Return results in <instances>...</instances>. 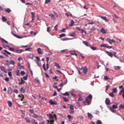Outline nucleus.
Listing matches in <instances>:
<instances>
[{
  "mask_svg": "<svg viewBox=\"0 0 124 124\" xmlns=\"http://www.w3.org/2000/svg\"><path fill=\"white\" fill-rule=\"evenodd\" d=\"M92 95L90 94L85 99V101H83V103L84 105V106L86 105L87 104H85L86 102L87 103V105H89L90 104L91 102L92 99Z\"/></svg>",
  "mask_w": 124,
  "mask_h": 124,
  "instance_id": "obj_1",
  "label": "nucleus"
},
{
  "mask_svg": "<svg viewBox=\"0 0 124 124\" xmlns=\"http://www.w3.org/2000/svg\"><path fill=\"white\" fill-rule=\"evenodd\" d=\"M78 70L79 73L82 75L86 74L87 72V69L86 67L81 68H79Z\"/></svg>",
  "mask_w": 124,
  "mask_h": 124,
  "instance_id": "obj_2",
  "label": "nucleus"
},
{
  "mask_svg": "<svg viewBox=\"0 0 124 124\" xmlns=\"http://www.w3.org/2000/svg\"><path fill=\"white\" fill-rule=\"evenodd\" d=\"M106 54L109 56H110L111 57H113V53H114V51H113L111 52H109L108 51H106Z\"/></svg>",
  "mask_w": 124,
  "mask_h": 124,
  "instance_id": "obj_3",
  "label": "nucleus"
},
{
  "mask_svg": "<svg viewBox=\"0 0 124 124\" xmlns=\"http://www.w3.org/2000/svg\"><path fill=\"white\" fill-rule=\"evenodd\" d=\"M107 44H101V47H104L108 48H112L111 46H107Z\"/></svg>",
  "mask_w": 124,
  "mask_h": 124,
  "instance_id": "obj_4",
  "label": "nucleus"
},
{
  "mask_svg": "<svg viewBox=\"0 0 124 124\" xmlns=\"http://www.w3.org/2000/svg\"><path fill=\"white\" fill-rule=\"evenodd\" d=\"M23 51H24L23 49H15L14 52L17 53H21V52Z\"/></svg>",
  "mask_w": 124,
  "mask_h": 124,
  "instance_id": "obj_5",
  "label": "nucleus"
},
{
  "mask_svg": "<svg viewBox=\"0 0 124 124\" xmlns=\"http://www.w3.org/2000/svg\"><path fill=\"white\" fill-rule=\"evenodd\" d=\"M37 51L39 54H42L43 53V51L42 50H41L40 48L37 49Z\"/></svg>",
  "mask_w": 124,
  "mask_h": 124,
  "instance_id": "obj_6",
  "label": "nucleus"
},
{
  "mask_svg": "<svg viewBox=\"0 0 124 124\" xmlns=\"http://www.w3.org/2000/svg\"><path fill=\"white\" fill-rule=\"evenodd\" d=\"M105 102L106 104L107 105H109L110 104V100L108 98L106 99Z\"/></svg>",
  "mask_w": 124,
  "mask_h": 124,
  "instance_id": "obj_7",
  "label": "nucleus"
},
{
  "mask_svg": "<svg viewBox=\"0 0 124 124\" xmlns=\"http://www.w3.org/2000/svg\"><path fill=\"white\" fill-rule=\"evenodd\" d=\"M49 117L51 119H53L54 118V117H55V118L56 119V116L55 115V114H54V116H53L51 114H50L49 116Z\"/></svg>",
  "mask_w": 124,
  "mask_h": 124,
  "instance_id": "obj_8",
  "label": "nucleus"
},
{
  "mask_svg": "<svg viewBox=\"0 0 124 124\" xmlns=\"http://www.w3.org/2000/svg\"><path fill=\"white\" fill-rule=\"evenodd\" d=\"M46 65L47 66V68H45V64H43V69L45 70H47L49 68L48 64V63L46 64Z\"/></svg>",
  "mask_w": 124,
  "mask_h": 124,
  "instance_id": "obj_9",
  "label": "nucleus"
},
{
  "mask_svg": "<svg viewBox=\"0 0 124 124\" xmlns=\"http://www.w3.org/2000/svg\"><path fill=\"white\" fill-rule=\"evenodd\" d=\"M49 103L51 105L56 104H57L56 102L55 101H53L52 100L49 101Z\"/></svg>",
  "mask_w": 124,
  "mask_h": 124,
  "instance_id": "obj_10",
  "label": "nucleus"
},
{
  "mask_svg": "<svg viewBox=\"0 0 124 124\" xmlns=\"http://www.w3.org/2000/svg\"><path fill=\"white\" fill-rule=\"evenodd\" d=\"M69 36L72 37H74L76 36V34L74 32H70L69 33Z\"/></svg>",
  "mask_w": 124,
  "mask_h": 124,
  "instance_id": "obj_11",
  "label": "nucleus"
},
{
  "mask_svg": "<svg viewBox=\"0 0 124 124\" xmlns=\"http://www.w3.org/2000/svg\"><path fill=\"white\" fill-rule=\"evenodd\" d=\"M12 89L11 87H9L8 88V93L11 94L12 93Z\"/></svg>",
  "mask_w": 124,
  "mask_h": 124,
  "instance_id": "obj_12",
  "label": "nucleus"
},
{
  "mask_svg": "<svg viewBox=\"0 0 124 124\" xmlns=\"http://www.w3.org/2000/svg\"><path fill=\"white\" fill-rule=\"evenodd\" d=\"M20 91L22 93H24L25 91V89L23 87H22L20 89Z\"/></svg>",
  "mask_w": 124,
  "mask_h": 124,
  "instance_id": "obj_13",
  "label": "nucleus"
},
{
  "mask_svg": "<svg viewBox=\"0 0 124 124\" xmlns=\"http://www.w3.org/2000/svg\"><path fill=\"white\" fill-rule=\"evenodd\" d=\"M100 17L103 20H105V21L106 22H108V20L107 19L106 17L105 16H100Z\"/></svg>",
  "mask_w": 124,
  "mask_h": 124,
  "instance_id": "obj_14",
  "label": "nucleus"
},
{
  "mask_svg": "<svg viewBox=\"0 0 124 124\" xmlns=\"http://www.w3.org/2000/svg\"><path fill=\"white\" fill-rule=\"evenodd\" d=\"M25 83V81L23 80L22 78H21V82H20L18 83L19 85H21L24 84Z\"/></svg>",
  "mask_w": 124,
  "mask_h": 124,
  "instance_id": "obj_15",
  "label": "nucleus"
},
{
  "mask_svg": "<svg viewBox=\"0 0 124 124\" xmlns=\"http://www.w3.org/2000/svg\"><path fill=\"white\" fill-rule=\"evenodd\" d=\"M11 33L15 37H16L18 39H20L21 38V37L20 36L17 35L16 34H14L12 31H11Z\"/></svg>",
  "mask_w": 124,
  "mask_h": 124,
  "instance_id": "obj_16",
  "label": "nucleus"
},
{
  "mask_svg": "<svg viewBox=\"0 0 124 124\" xmlns=\"http://www.w3.org/2000/svg\"><path fill=\"white\" fill-rule=\"evenodd\" d=\"M87 114L88 117L89 119H91L93 117V116L92 115L90 114L88 112Z\"/></svg>",
  "mask_w": 124,
  "mask_h": 124,
  "instance_id": "obj_17",
  "label": "nucleus"
},
{
  "mask_svg": "<svg viewBox=\"0 0 124 124\" xmlns=\"http://www.w3.org/2000/svg\"><path fill=\"white\" fill-rule=\"evenodd\" d=\"M37 118H38V120L39 121L41 120L42 119V116L40 115H38Z\"/></svg>",
  "mask_w": 124,
  "mask_h": 124,
  "instance_id": "obj_18",
  "label": "nucleus"
},
{
  "mask_svg": "<svg viewBox=\"0 0 124 124\" xmlns=\"http://www.w3.org/2000/svg\"><path fill=\"white\" fill-rule=\"evenodd\" d=\"M119 110L120 109H124V103L123 104H121L119 106Z\"/></svg>",
  "mask_w": 124,
  "mask_h": 124,
  "instance_id": "obj_19",
  "label": "nucleus"
},
{
  "mask_svg": "<svg viewBox=\"0 0 124 124\" xmlns=\"http://www.w3.org/2000/svg\"><path fill=\"white\" fill-rule=\"evenodd\" d=\"M9 64H10L14 65L15 64V62L13 60H11L9 62Z\"/></svg>",
  "mask_w": 124,
  "mask_h": 124,
  "instance_id": "obj_20",
  "label": "nucleus"
},
{
  "mask_svg": "<svg viewBox=\"0 0 124 124\" xmlns=\"http://www.w3.org/2000/svg\"><path fill=\"white\" fill-rule=\"evenodd\" d=\"M24 119L27 123H30L31 122L29 118L26 117L24 118Z\"/></svg>",
  "mask_w": 124,
  "mask_h": 124,
  "instance_id": "obj_21",
  "label": "nucleus"
},
{
  "mask_svg": "<svg viewBox=\"0 0 124 124\" xmlns=\"http://www.w3.org/2000/svg\"><path fill=\"white\" fill-rule=\"evenodd\" d=\"M7 103L8 104V106L10 107H11L12 106V103L11 101H8L7 102Z\"/></svg>",
  "mask_w": 124,
  "mask_h": 124,
  "instance_id": "obj_22",
  "label": "nucleus"
},
{
  "mask_svg": "<svg viewBox=\"0 0 124 124\" xmlns=\"http://www.w3.org/2000/svg\"><path fill=\"white\" fill-rule=\"evenodd\" d=\"M2 19L3 20V22H5L7 21V19L4 16H2Z\"/></svg>",
  "mask_w": 124,
  "mask_h": 124,
  "instance_id": "obj_23",
  "label": "nucleus"
},
{
  "mask_svg": "<svg viewBox=\"0 0 124 124\" xmlns=\"http://www.w3.org/2000/svg\"><path fill=\"white\" fill-rule=\"evenodd\" d=\"M0 40H1V41L2 42H4L5 43H8V42L7 41H6L4 39H3L2 38H0Z\"/></svg>",
  "mask_w": 124,
  "mask_h": 124,
  "instance_id": "obj_24",
  "label": "nucleus"
},
{
  "mask_svg": "<svg viewBox=\"0 0 124 124\" xmlns=\"http://www.w3.org/2000/svg\"><path fill=\"white\" fill-rule=\"evenodd\" d=\"M32 116L34 118H37L38 115H37L36 114L34 113L33 115Z\"/></svg>",
  "mask_w": 124,
  "mask_h": 124,
  "instance_id": "obj_25",
  "label": "nucleus"
},
{
  "mask_svg": "<svg viewBox=\"0 0 124 124\" xmlns=\"http://www.w3.org/2000/svg\"><path fill=\"white\" fill-rule=\"evenodd\" d=\"M33 55L32 54H30L28 55V57L32 59H33Z\"/></svg>",
  "mask_w": 124,
  "mask_h": 124,
  "instance_id": "obj_26",
  "label": "nucleus"
},
{
  "mask_svg": "<svg viewBox=\"0 0 124 124\" xmlns=\"http://www.w3.org/2000/svg\"><path fill=\"white\" fill-rule=\"evenodd\" d=\"M101 32L103 33H106V31L103 28H102L101 30Z\"/></svg>",
  "mask_w": 124,
  "mask_h": 124,
  "instance_id": "obj_27",
  "label": "nucleus"
},
{
  "mask_svg": "<svg viewBox=\"0 0 124 124\" xmlns=\"http://www.w3.org/2000/svg\"><path fill=\"white\" fill-rule=\"evenodd\" d=\"M120 67L117 66H114V69L116 70H120Z\"/></svg>",
  "mask_w": 124,
  "mask_h": 124,
  "instance_id": "obj_28",
  "label": "nucleus"
},
{
  "mask_svg": "<svg viewBox=\"0 0 124 124\" xmlns=\"http://www.w3.org/2000/svg\"><path fill=\"white\" fill-rule=\"evenodd\" d=\"M5 11L8 13H9L11 11V10L8 8H7L5 10Z\"/></svg>",
  "mask_w": 124,
  "mask_h": 124,
  "instance_id": "obj_29",
  "label": "nucleus"
},
{
  "mask_svg": "<svg viewBox=\"0 0 124 124\" xmlns=\"http://www.w3.org/2000/svg\"><path fill=\"white\" fill-rule=\"evenodd\" d=\"M117 91V89L116 88H113V89L112 90V92L113 93H115Z\"/></svg>",
  "mask_w": 124,
  "mask_h": 124,
  "instance_id": "obj_30",
  "label": "nucleus"
},
{
  "mask_svg": "<svg viewBox=\"0 0 124 124\" xmlns=\"http://www.w3.org/2000/svg\"><path fill=\"white\" fill-rule=\"evenodd\" d=\"M13 92L17 94L18 93V91L17 89H14L13 90Z\"/></svg>",
  "mask_w": 124,
  "mask_h": 124,
  "instance_id": "obj_31",
  "label": "nucleus"
},
{
  "mask_svg": "<svg viewBox=\"0 0 124 124\" xmlns=\"http://www.w3.org/2000/svg\"><path fill=\"white\" fill-rule=\"evenodd\" d=\"M74 23V22L73 21V20H72L71 21L70 23L71 24H70V26H72Z\"/></svg>",
  "mask_w": 124,
  "mask_h": 124,
  "instance_id": "obj_32",
  "label": "nucleus"
},
{
  "mask_svg": "<svg viewBox=\"0 0 124 124\" xmlns=\"http://www.w3.org/2000/svg\"><path fill=\"white\" fill-rule=\"evenodd\" d=\"M31 14L32 15V18L33 19H34L35 17V14L33 12H31Z\"/></svg>",
  "mask_w": 124,
  "mask_h": 124,
  "instance_id": "obj_33",
  "label": "nucleus"
},
{
  "mask_svg": "<svg viewBox=\"0 0 124 124\" xmlns=\"http://www.w3.org/2000/svg\"><path fill=\"white\" fill-rule=\"evenodd\" d=\"M83 100V98L81 97H79L78 98V101H82Z\"/></svg>",
  "mask_w": 124,
  "mask_h": 124,
  "instance_id": "obj_34",
  "label": "nucleus"
},
{
  "mask_svg": "<svg viewBox=\"0 0 124 124\" xmlns=\"http://www.w3.org/2000/svg\"><path fill=\"white\" fill-rule=\"evenodd\" d=\"M109 95L110 96L112 97H113L114 96V95L113 94V93L112 92L111 93H109Z\"/></svg>",
  "mask_w": 124,
  "mask_h": 124,
  "instance_id": "obj_35",
  "label": "nucleus"
},
{
  "mask_svg": "<svg viewBox=\"0 0 124 124\" xmlns=\"http://www.w3.org/2000/svg\"><path fill=\"white\" fill-rule=\"evenodd\" d=\"M112 107L113 109H116L117 108V105H113L112 106Z\"/></svg>",
  "mask_w": 124,
  "mask_h": 124,
  "instance_id": "obj_36",
  "label": "nucleus"
},
{
  "mask_svg": "<svg viewBox=\"0 0 124 124\" xmlns=\"http://www.w3.org/2000/svg\"><path fill=\"white\" fill-rule=\"evenodd\" d=\"M70 109L73 110L74 109V106L72 105V104L70 105Z\"/></svg>",
  "mask_w": 124,
  "mask_h": 124,
  "instance_id": "obj_37",
  "label": "nucleus"
},
{
  "mask_svg": "<svg viewBox=\"0 0 124 124\" xmlns=\"http://www.w3.org/2000/svg\"><path fill=\"white\" fill-rule=\"evenodd\" d=\"M83 43H84L85 45L86 46H88V43L87 42H86L84 41H83Z\"/></svg>",
  "mask_w": 124,
  "mask_h": 124,
  "instance_id": "obj_38",
  "label": "nucleus"
},
{
  "mask_svg": "<svg viewBox=\"0 0 124 124\" xmlns=\"http://www.w3.org/2000/svg\"><path fill=\"white\" fill-rule=\"evenodd\" d=\"M55 65L58 68L60 69L61 68L60 66L59 65L58 63H55Z\"/></svg>",
  "mask_w": 124,
  "mask_h": 124,
  "instance_id": "obj_39",
  "label": "nucleus"
},
{
  "mask_svg": "<svg viewBox=\"0 0 124 124\" xmlns=\"http://www.w3.org/2000/svg\"><path fill=\"white\" fill-rule=\"evenodd\" d=\"M96 124H102V123L100 120H98L96 122Z\"/></svg>",
  "mask_w": 124,
  "mask_h": 124,
  "instance_id": "obj_40",
  "label": "nucleus"
},
{
  "mask_svg": "<svg viewBox=\"0 0 124 124\" xmlns=\"http://www.w3.org/2000/svg\"><path fill=\"white\" fill-rule=\"evenodd\" d=\"M29 111L31 114H33L34 113V110L33 109H29Z\"/></svg>",
  "mask_w": 124,
  "mask_h": 124,
  "instance_id": "obj_41",
  "label": "nucleus"
},
{
  "mask_svg": "<svg viewBox=\"0 0 124 124\" xmlns=\"http://www.w3.org/2000/svg\"><path fill=\"white\" fill-rule=\"evenodd\" d=\"M49 16H51L53 19H54L55 17L54 15L53 14H49Z\"/></svg>",
  "mask_w": 124,
  "mask_h": 124,
  "instance_id": "obj_42",
  "label": "nucleus"
},
{
  "mask_svg": "<svg viewBox=\"0 0 124 124\" xmlns=\"http://www.w3.org/2000/svg\"><path fill=\"white\" fill-rule=\"evenodd\" d=\"M25 72L23 71H21L20 72V74L22 76H23L25 74Z\"/></svg>",
  "mask_w": 124,
  "mask_h": 124,
  "instance_id": "obj_43",
  "label": "nucleus"
},
{
  "mask_svg": "<svg viewBox=\"0 0 124 124\" xmlns=\"http://www.w3.org/2000/svg\"><path fill=\"white\" fill-rule=\"evenodd\" d=\"M62 94L64 96H65V95L69 96V93L67 92H66L65 93H63Z\"/></svg>",
  "mask_w": 124,
  "mask_h": 124,
  "instance_id": "obj_44",
  "label": "nucleus"
},
{
  "mask_svg": "<svg viewBox=\"0 0 124 124\" xmlns=\"http://www.w3.org/2000/svg\"><path fill=\"white\" fill-rule=\"evenodd\" d=\"M32 120L33 121L32 122V124H38V123L36 122L34 119H33Z\"/></svg>",
  "mask_w": 124,
  "mask_h": 124,
  "instance_id": "obj_45",
  "label": "nucleus"
},
{
  "mask_svg": "<svg viewBox=\"0 0 124 124\" xmlns=\"http://www.w3.org/2000/svg\"><path fill=\"white\" fill-rule=\"evenodd\" d=\"M66 35V34L64 33H62V34L61 35H60V37H63L65 36Z\"/></svg>",
  "mask_w": 124,
  "mask_h": 124,
  "instance_id": "obj_46",
  "label": "nucleus"
},
{
  "mask_svg": "<svg viewBox=\"0 0 124 124\" xmlns=\"http://www.w3.org/2000/svg\"><path fill=\"white\" fill-rule=\"evenodd\" d=\"M123 89L124 90V88H123L120 91L119 93V94L120 95H121V94L122 92L123 93Z\"/></svg>",
  "mask_w": 124,
  "mask_h": 124,
  "instance_id": "obj_47",
  "label": "nucleus"
},
{
  "mask_svg": "<svg viewBox=\"0 0 124 124\" xmlns=\"http://www.w3.org/2000/svg\"><path fill=\"white\" fill-rule=\"evenodd\" d=\"M90 47L93 50H95L97 49V48L96 47H93L92 46H90Z\"/></svg>",
  "mask_w": 124,
  "mask_h": 124,
  "instance_id": "obj_48",
  "label": "nucleus"
},
{
  "mask_svg": "<svg viewBox=\"0 0 124 124\" xmlns=\"http://www.w3.org/2000/svg\"><path fill=\"white\" fill-rule=\"evenodd\" d=\"M28 75H27L26 76H25L23 77V78L24 80H26L27 79V76H28Z\"/></svg>",
  "mask_w": 124,
  "mask_h": 124,
  "instance_id": "obj_49",
  "label": "nucleus"
},
{
  "mask_svg": "<svg viewBox=\"0 0 124 124\" xmlns=\"http://www.w3.org/2000/svg\"><path fill=\"white\" fill-rule=\"evenodd\" d=\"M0 69L2 70L5 71V68L3 67L2 66L0 67Z\"/></svg>",
  "mask_w": 124,
  "mask_h": 124,
  "instance_id": "obj_50",
  "label": "nucleus"
},
{
  "mask_svg": "<svg viewBox=\"0 0 124 124\" xmlns=\"http://www.w3.org/2000/svg\"><path fill=\"white\" fill-rule=\"evenodd\" d=\"M115 41L113 39L111 40L109 42V44H111L112 43H115Z\"/></svg>",
  "mask_w": 124,
  "mask_h": 124,
  "instance_id": "obj_51",
  "label": "nucleus"
},
{
  "mask_svg": "<svg viewBox=\"0 0 124 124\" xmlns=\"http://www.w3.org/2000/svg\"><path fill=\"white\" fill-rule=\"evenodd\" d=\"M67 49H64L63 50H62L61 51L62 52V53H64V52H66V53H67Z\"/></svg>",
  "mask_w": 124,
  "mask_h": 124,
  "instance_id": "obj_52",
  "label": "nucleus"
},
{
  "mask_svg": "<svg viewBox=\"0 0 124 124\" xmlns=\"http://www.w3.org/2000/svg\"><path fill=\"white\" fill-rule=\"evenodd\" d=\"M51 0H46L45 3L46 4H47L48 3L50 2Z\"/></svg>",
  "mask_w": 124,
  "mask_h": 124,
  "instance_id": "obj_53",
  "label": "nucleus"
},
{
  "mask_svg": "<svg viewBox=\"0 0 124 124\" xmlns=\"http://www.w3.org/2000/svg\"><path fill=\"white\" fill-rule=\"evenodd\" d=\"M31 49V47H29L28 48H27L26 49H25V51H30V49Z\"/></svg>",
  "mask_w": 124,
  "mask_h": 124,
  "instance_id": "obj_54",
  "label": "nucleus"
},
{
  "mask_svg": "<svg viewBox=\"0 0 124 124\" xmlns=\"http://www.w3.org/2000/svg\"><path fill=\"white\" fill-rule=\"evenodd\" d=\"M88 21L89 22V23L88 24H93L94 23H93L92 21H90L89 20H88Z\"/></svg>",
  "mask_w": 124,
  "mask_h": 124,
  "instance_id": "obj_55",
  "label": "nucleus"
},
{
  "mask_svg": "<svg viewBox=\"0 0 124 124\" xmlns=\"http://www.w3.org/2000/svg\"><path fill=\"white\" fill-rule=\"evenodd\" d=\"M63 99L64 100V101L65 102H66L68 101V99L67 98L65 97H63Z\"/></svg>",
  "mask_w": 124,
  "mask_h": 124,
  "instance_id": "obj_56",
  "label": "nucleus"
},
{
  "mask_svg": "<svg viewBox=\"0 0 124 124\" xmlns=\"http://www.w3.org/2000/svg\"><path fill=\"white\" fill-rule=\"evenodd\" d=\"M16 75L17 76H20V75L19 73V71L18 70H17L16 72Z\"/></svg>",
  "mask_w": 124,
  "mask_h": 124,
  "instance_id": "obj_57",
  "label": "nucleus"
},
{
  "mask_svg": "<svg viewBox=\"0 0 124 124\" xmlns=\"http://www.w3.org/2000/svg\"><path fill=\"white\" fill-rule=\"evenodd\" d=\"M4 51L5 52L7 53L8 54H11L10 53V52H8L7 51V50H4Z\"/></svg>",
  "mask_w": 124,
  "mask_h": 124,
  "instance_id": "obj_58",
  "label": "nucleus"
},
{
  "mask_svg": "<svg viewBox=\"0 0 124 124\" xmlns=\"http://www.w3.org/2000/svg\"><path fill=\"white\" fill-rule=\"evenodd\" d=\"M70 39L66 38L64 39H63L62 40L63 41H65V40H70Z\"/></svg>",
  "mask_w": 124,
  "mask_h": 124,
  "instance_id": "obj_59",
  "label": "nucleus"
},
{
  "mask_svg": "<svg viewBox=\"0 0 124 124\" xmlns=\"http://www.w3.org/2000/svg\"><path fill=\"white\" fill-rule=\"evenodd\" d=\"M106 40L109 43V42L110 41L111 39L109 38H108L106 39Z\"/></svg>",
  "mask_w": 124,
  "mask_h": 124,
  "instance_id": "obj_60",
  "label": "nucleus"
},
{
  "mask_svg": "<svg viewBox=\"0 0 124 124\" xmlns=\"http://www.w3.org/2000/svg\"><path fill=\"white\" fill-rule=\"evenodd\" d=\"M8 74L10 77H11L12 76L11 72H8Z\"/></svg>",
  "mask_w": 124,
  "mask_h": 124,
  "instance_id": "obj_61",
  "label": "nucleus"
},
{
  "mask_svg": "<svg viewBox=\"0 0 124 124\" xmlns=\"http://www.w3.org/2000/svg\"><path fill=\"white\" fill-rule=\"evenodd\" d=\"M77 105L79 107H80V103H79V102H77Z\"/></svg>",
  "mask_w": 124,
  "mask_h": 124,
  "instance_id": "obj_62",
  "label": "nucleus"
},
{
  "mask_svg": "<svg viewBox=\"0 0 124 124\" xmlns=\"http://www.w3.org/2000/svg\"><path fill=\"white\" fill-rule=\"evenodd\" d=\"M9 49L10 51H14V50H15L13 48H9Z\"/></svg>",
  "mask_w": 124,
  "mask_h": 124,
  "instance_id": "obj_63",
  "label": "nucleus"
},
{
  "mask_svg": "<svg viewBox=\"0 0 124 124\" xmlns=\"http://www.w3.org/2000/svg\"><path fill=\"white\" fill-rule=\"evenodd\" d=\"M61 31L62 32H65V29L64 28H63L61 30Z\"/></svg>",
  "mask_w": 124,
  "mask_h": 124,
  "instance_id": "obj_64",
  "label": "nucleus"
}]
</instances>
